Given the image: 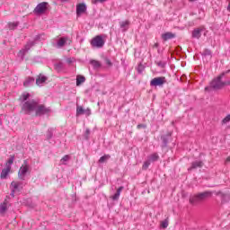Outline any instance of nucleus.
<instances>
[{
	"label": "nucleus",
	"mask_w": 230,
	"mask_h": 230,
	"mask_svg": "<svg viewBox=\"0 0 230 230\" xmlns=\"http://www.w3.org/2000/svg\"><path fill=\"white\" fill-rule=\"evenodd\" d=\"M203 55H205V57L211 56V50L206 49L205 50H203Z\"/></svg>",
	"instance_id": "2f4dec72"
},
{
	"label": "nucleus",
	"mask_w": 230,
	"mask_h": 230,
	"mask_svg": "<svg viewBox=\"0 0 230 230\" xmlns=\"http://www.w3.org/2000/svg\"><path fill=\"white\" fill-rule=\"evenodd\" d=\"M66 42H67V39L66 38H60L58 40V48H64V46H66Z\"/></svg>",
	"instance_id": "412c9836"
},
{
	"label": "nucleus",
	"mask_w": 230,
	"mask_h": 230,
	"mask_svg": "<svg viewBox=\"0 0 230 230\" xmlns=\"http://www.w3.org/2000/svg\"><path fill=\"white\" fill-rule=\"evenodd\" d=\"M68 64H71V58L67 59Z\"/></svg>",
	"instance_id": "58836bf2"
},
{
	"label": "nucleus",
	"mask_w": 230,
	"mask_h": 230,
	"mask_svg": "<svg viewBox=\"0 0 230 230\" xmlns=\"http://www.w3.org/2000/svg\"><path fill=\"white\" fill-rule=\"evenodd\" d=\"M35 82V78L29 76L26 77L25 81L23 82V85L25 87H30V85H31V84H33Z\"/></svg>",
	"instance_id": "aec40b11"
},
{
	"label": "nucleus",
	"mask_w": 230,
	"mask_h": 230,
	"mask_svg": "<svg viewBox=\"0 0 230 230\" xmlns=\"http://www.w3.org/2000/svg\"><path fill=\"white\" fill-rule=\"evenodd\" d=\"M216 195L218 197H221V199H225V197H227V195L222 193L221 191L217 192Z\"/></svg>",
	"instance_id": "f704fd0d"
},
{
	"label": "nucleus",
	"mask_w": 230,
	"mask_h": 230,
	"mask_svg": "<svg viewBox=\"0 0 230 230\" xmlns=\"http://www.w3.org/2000/svg\"><path fill=\"white\" fill-rule=\"evenodd\" d=\"M89 136H91V130H89V128H87L85 130V134H84L85 139H89Z\"/></svg>",
	"instance_id": "473e14b6"
},
{
	"label": "nucleus",
	"mask_w": 230,
	"mask_h": 230,
	"mask_svg": "<svg viewBox=\"0 0 230 230\" xmlns=\"http://www.w3.org/2000/svg\"><path fill=\"white\" fill-rule=\"evenodd\" d=\"M19 26V22H13L8 23L9 30H15Z\"/></svg>",
	"instance_id": "a878e982"
},
{
	"label": "nucleus",
	"mask_w": 230,
	"mask_h": 230,
	"mask_svg": "<svg viewBox=\"0 0 230 230\" xmlns=\"http://www.w3.org/2000/svg\"><path fill=\"white\" fill-rule=\"evenodd\" d=\"M27 173H30V165L28 163L24 164L20 167L18 172V177L21 181H25Z\"/></svg>",
	"instance_id": "0eeeda50"
},
{
	"label": "nucleus",
	"mask_w": 230,
	"mask_h": 230,
	"mask_svg": "<svg viewBox=\"0 0 230 230\" xmlns=\"http://www.w3.org/2000/svg\"><path fill=\"white\" fill-rule=\"evenodd\" d=\"M162 39L164 41L170 40V39H175V34H173L172 32H166V33L162 34Z\"/></svg>",
	"instance_id": "a211bd4d"
},
{
	"label": "nucleus",
	"mask_w": 230,
	"mask_h": 230,
	"mask_svg": "<svg viewBox=\"0 0 230 230\" xmlns=\"http://www.w3.org/2000/svg\"><path fill=\"white\" fill-rule=\"evenodd\" d=\"M6 211H8V200L4 199V201L0 204V215H4Z\"/></svg>",
	"instance_id": "4468645a"
},
{
	"label": "nucleus",
	"mask_w": 230,
	"mask_h": 230,
	"mask_svg": "<svg viewBox=\"0 0 230 230\" xmlns=\"http://www.w3.org/2000/svg\"><path fill=\"white\" fill-rule=\"evenodd\" d=\"M84 82H85V78L84 77V75H77L76 77V85H82V84H84Z\"/></svg>",
	"instance_id": "393cba45"
},
{
	"label": "nucleus",
	"mask_w": 230,
	"mask_h": 230,
	"mask_svg": "<svg viewBox=\"0 0 230 230\" xmlns=\"http://www.w3.org/2000/svg\"><path fill=\"white\" fill-rule=\"evenodd\" d=\"M109 159H111V155H104L103 156H102L99 159L98 163L102 164L103 163H107V161H109Z\"/></svg>",
	"instance_id": "4be33fe9"
},
{
	"label": "nucleus",
	"mask_w": 230,
	"mask_h": 230,
	"mask_svg": "<svg viewBox=\"0 0 230 230\" xmlns=\"http://www.w3.org/2000/svg\"><path fill=\"white\" fill-rule=\"evenodd\" d=\"M205 91H209V87H205Z\"/></svg>",
	"instance_id": "ea45409f"
},
{
	"label": "nucleus",
	"mask_w": 230,
	"mask_h": 230,
	"mask_svg": "<svg viewBox=\"0 0 230 230\" xmlns=\"http://www.w3.org/2000/svg\"><path fill=\"white\" fill-rule=\"evenodd\" d=\"M212 196H213V192L211 191L201 192V193L190 196L189 202L192 206H197L198 204H200V202H204L206 199H209Z\"/></svg>",
	"instance_id": "7ed1b4c3"
},
{
	"label": "nucleus",
	"mask_w": 230,
	"mask_h": 230,
	"mask_svg": "<svg viewBox=\"0 0 230 230\" xmlns=\"http://www.w3.org/2000/svg\"><path fill=\"white\" fill-rule=\"evenodd\" d=\"M202 31H204V29L202 28H196L192 31V39H199L202 37Z\"/></svg>",
	"instance_id": "f8f14e48"
},
{
	"label": "nucleus",
	"mask_w": 230,
	"mask_h": 230,
	"mask_svg": "<svg viewBox=\"0 0 230 230\" xmlns=\"http://www.w3.org/2000/svg\"><path fill=\"white\" fill-rule=\"evenodd\" d=\"M164 145H166V143H167L166 139H164Z\"/></svg>",
	"instance_id": "79ce46f5"
},
{
	"label": "nucleus",
	"mask_w": 230,
	"mask_h": 230,
	"mask_svg": "<svg viewBox=\"0 0 230 230\" xmlns=\"http://www.w3.org/2000/svg\"><path fill=\"white\" fill-rule=\"evenodd\" d=\"M90 64L93 66L94 69H99V67H102V64L96 60H91Z\"/></svg>",
	"instance_id": "b1692460"
},
{
	"label": "nucleus",
	"mask_w": 230,
	"mask_h": 230,
	"mask_svg": "<svg viewBox=\"0 0 230 230\" xmlns=\"http://www.w3.org/2000/svg\"><path fill=\"white\" fill-rule=\"evenodd\" d=\"M148 166H150V160H146L144 162L142 165V170H148Z\"/></svg>",
	"instance_id": "c756f323"
},
{
	"label": "nucleus",
	"mask_w": 230,
	"mask_h": 230,
	"mask_svg": "<svg viewBox=\"0 0 230 230\" xmlns=\"http://www.w3.org/2000/svg\"><path fill=\"white\" fill-rule=\"evenodd\" d=\"M222 76H224V74L218 75L217 78H215L210 83V87L215 90L222 89L223 87H226V85H230V82H222Z\"/></svg>",
	"instance_id": "20e7f679"
},
{
	"label": "nucleus",
	"mask_w": 230,
	"mask_h": 230,
	"mask_svg": "<svg viewBox=\"0 0 230 230\" xmlns=\"http://www.w3.org/2000/svg\"><path fill=\"white\" fill-rule=\"evenodd\" d=\"M87 12V6H85V4H78L76 5V16L80 17L83 13H85Z\"/></svg>",
	"instance_id": "9b49d317"
},
{
	"label": "nucleus",
	"mask_w": 230,
	"mask_h": 230,
	"mask_svg": "<svg viewBox=\"0 0 230 230\" xmlns=\"http://www.w3.org/2000/svg\"><path fill=\"white\" fill-rule=\"evenodd\" d=\"M202 166H204V163L202 161H195L191 164V166L188 171L191 172V170H195V168H202Z\"/></svg>",
	"instance_id": "ddd939ff"
},
{
	"label": "nucleus",
	"mask_w": 230,
	"mask_h": 230,
	"mask_svg": "<svg viewBox=\"0 0 230 230\" xmlns=\"http://www.w3.org/2000/svg\"><path fill=\"white\" fill-rule=\"evenodd\" d=\"M121 191H123V186L119 187L116 193L113 196H111L110 199H112L113 200H119V196L121 195Z\"/></svg>",
	"instance_id": "f3484780"
},
{
	"label": "nucleus",
	"mask_w": 230,
	"mask_h": 230,
	"mask_svg": "<svg viewBox=\"0 0 230 230\" xmlns=\"http://www.w3.org/2000/svg\"><path fill=\"white\" fill-rule=\"evenodd\" d=\"M164 84H166L164 76L155 77L150 81L151 87H163Z\"/></svg>",
	"instance_id": "6e6552de"
},
{
	"label": "nucleus",
	"mask_w": 230,
	"mask_h": 230,
	"mask_svg": "<svg viewBox=\"0 0 230 230\" xmlns=\"http://www.w3.org/2000/svg\"><path fill=\"white\" fill-rule=\"evenodd\" d=\"M91 46H93V48H102V46H105V40H103L102 35L95 36L91 40Z\"/></svg>",
	"instance_id": "1a4fd4ad"
},
{
	"label": "nucleus",
	"mask_w": 230,
	"mask_h": 230,
	"mask_svg": "<svg viewBox=\"0 0 230 230\" xmlns=\"http://www.w3.org/2000/svg\"><path fill=\"white\" fill-rule=\"evenodd\" d=\"M61 3H66L67 0H59Z\"/></svg>",
	"instance_id": "a19ab883"
},
{
	"label": "nucleus",
	"mask_w": 230,
	"mask_h": 230,
	"mask_svg": "<svg viewBox=\"0 0 230 230\" xmlns=\"http://www.w3.org/2000/svg\"><path fill=\"white\" fill-rule=\"evenodd\" d=\"M137 128H145V125H143V124H138V125L137 126Z\"/></svg>",
	"instance_id": "e433bc0d"
},
{
	"label": "nucleus",
	"mask_w": 230,
	"mask_h": 230,
	"mask_svg": "<svg viewBox=\"0 0 230 230\" xmlns=\"http://www.w3.org/2000/svg\"><path fill=\"white\" fill-rule=\"evenodd\" d=\"M48 80V77L46 75H40L38 78L36 79V84L38 85H41L42 84H45V82Z\"/></svg>",
	"instance_id": "6ab92c4d"
},
{
	"label": "nucleus",
	"mask_w": 230,
	"mask_h": 230,
	"mask_svg": "<svg viewBox=\"0 0 230 230\" xmlns=\"http://www.w3.org/2000/svg\"><path fill=\"white\" fill-rule=\"evenodd\" d=\"M70 159H71V156L69 155H66L63 158H61L60 164H66V163H67V161H69Z\"/></svg>",
	"instance_id": "cd10ccee"
},
{
	"label": "nucleus",
	"mask_w": 230,
	"mask_h": 230,
	"mask_svg": "<svg viewBox=\"0 0 230 230\" xmlns=\"http://www.w3.org/2000/svg\"><path fill=\"white\" fill-rule=\"evenodd\" d=\"M12 197H15V193H19L22 190V182L19 181H13L11 182Z\"/></svg>",
	"instance_id": "9d476101"
},
{
	"label": "nucleus",
	"mask_w": 230,
	"mask_h": 230,
	"mask_svg": "<svg viewBox=\"0 0 230 230\" xmlns=\"http://www.w3.org/2000/svg\"><path fill=\"white\" fill-rule=\"evenodd\" d=\"M119 24L122 31H128L130 26V21L126 20L124 22H120Z\"/></svg>",
	"instance_id": "2eb2a0df"
},
{
	"label": "nucleus",
	"mask_w": 230,
	"mask_h": 230,
	"mask_svg": "<svg viewBox=\"0 0 230 230\" xmlns=\"http://www.w3.org/2000/svg\"><path fill=\"white\" fill-rule=\"evenodd\" d=\"M84 112H85V111L84 110V108L82 106H77L76 116H82L84 114Z\"/></svg>",
	"instance_id": "bb28decb"
},
{
	"label": "nucleus",
	"mask_w": 230,
	"mask_h": 230,
	"mask_svg": "<svg viewBox=\"0 0 230 230\" xmlns=\"http://www.w3.org/2000/svg\"><path fill=\"white\" fill-rule=\"evenodd\" d=\"M13 159H15L14 156H11L6 164H5V168H4L1 172L0 177L1 179H6L8 177V174L10 172H12V164H13Z\"/></svg>",
	"instance_id": "39448f33"
},
{
	"label": "nucleus",
	"mask_w": 230,
	"mask_h": 230,
	"mask_svg": "<svg viewBox=\"0 0 230 230\" xmlns=\"http://www.w3.org/2000/svg\"><path fill=\"white\" fill-rule=\"evenodd\" d=\"M30 100V93H22L20 101L23 102L22 111L24 114H31V112H35V116H44L51 112V109L46 107V105L40 104L35 100Z\"/></svg>",
	"instance_id": "f03ea898"
},
{
	"label": "nucleus",
	"mask_w": 230,
	"mask_h": 230,
	"mask_svg": "<svg viewBox=\"0 0 230 230\" xmlns=\"http://www.w3.org/2000/svg\"><path fill=\"white\" fill-rule=\"evenodd\" d=\"M30 100V93H22L20 101L23 102L22 111L24 114H31V112H35V116H44L51 112V109L46 107V105L40 104L35 100Z\"/></svg>",
	"instance_id": "f257e3e1"
},
{
	"label": "nucleus",
	"mask_w": 230,
	"mask_h": 230,
	"mask_svg": "<svg viewBox=\"0 0 230 230\" xmlns=\"http://www.w3.org/2000/svg\"><path fill=\"white\" fill-rule=\"evenodd\" d=\"M230 121V114L227 115L225 119H223L222 123L226 125V123H229Z\"/></svg>",
	"instance_id": "7c9ffc66"
},
{
	"label": "nucleus",
	"mask_w": 230,
	"mask_h": 230,
	"mask_svg": "<svg viewBox=\"0 0 230 230\" xmlns=\"http://www.w3.org/2000/svg\"><path fill=\"white\" fill-rule=\"evenodd\" d=\"M51 137H53V132L51 130H49L47 132V138L51 139Z\"/></svg>",
	"instance_id": "72a5a7b5"
},
{
	"label": "nucleus",
	"mask_w": 230,
	"mask_h": 230,
	"mask_svg": "<svg viewBox=\"0 0 230 230\" xmlns=\"http://www.w3.org/2000/svg\"><path fill=\"white\" fill-rule=\"evenodd\" d=\"M161 229H166L168 227V219L160 222Z\"/></svg>",
	"instance_id": "c85d7f7f"
},
{
	"label": "nucleus",
	"mask_w": 230,
	"mask_h": 230,
	"mask_svg": "<svg viewBox=\"0 0 230 230\" xmlns=\"http://www.w3.org/2000/svg\"><path fill=\"white\" fill-rule=\"evenodd\" d=\"M32 46H35V41H28L25 45L24 49L21 50V53H27V51H30V49L32 48Z\"/></svg>",
	"instance_id": "dca6fc26"
},
{
	"label": "nucleus",
	"mask_w": 230,
	"mask_h": 230,
	"mask_svg": "<svg viewBox=\"0 0 230 230\" xmlns=\"http://www.w3.org/2000/svg\"><path fill=\"white\" fill-rule=\"evenodd\" d=\"M149 161H152V163H155V161H159V155L157 153H154L150 155Z\"/></svg>",
	"instance_id": "5701e85b"
},
{
	"label": "nucleus",
	"mask_w": 230,
	"mask_h": 230,
	"mask_svg": "<svg viewBox=\"0 0 230 230\" xmlns=\"http://www.w3.org/2000/svg\"><path fill=\"white\" fill-rule=\"evenodd\" d=\"M107 65H108V66H111V61L107 60Z\"/></svg>",
	"instance_id": "4c0bfd02"
},
{
	"label": "nucleus",
	"mask_w": 230,
	"mask_h": 230,
	"mask_svg": "<svg viewBox=\"0 0 230 230\" xmlns=\"http://www.w3.org/2000/svg\"><path fill=\"white\" fill-rule=\"evenodd\" d=\"M186 80H187V77L185 75L181 76V82H186Z\"/></svg>",
	"instance_id": "c9c22d12"
},
{
	"label": "nucleus",
	"mask_w": 230,
	"mask_h": 230,
	"mask_svg": "<svg viewBox=\"0 0 230 230\" xmlns=\"http://www.w3.org/2000/svg\"><path fill=\"white\" fill-rule=\"evenodd\" d=\"M49 7V4L48 2L40 3L34 9L35 15H44L48 12V8Z\"/></svg>",
	"instance_id": "423d86ee"
}]
</instances>
